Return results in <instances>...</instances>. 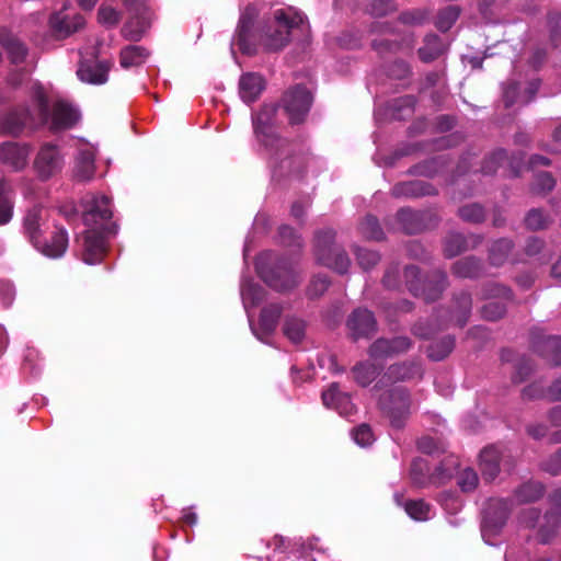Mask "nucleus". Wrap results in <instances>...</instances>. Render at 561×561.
<instances>
[{"label":"nucleus","instance_id":"57","mask_svg":"<svg viewBox=\"0 0 561 561\" xmlns=\"http://www.w3.org/2000/svg\"><path fill=\"white\" fill-rule=\"evenodd\" d=\"M355 443L362 447L368 446L374 440L373 431L369 425L362 424L352 432Z\"/></svg>","mask_w":561,"mask_h":561},{"label":"nucleus","instance_id":"6","mask_svg":"<svg viewBox=\"0 0 561 561\" xmlns=\"http://www.w3.org/2000/svg\"><path fill=\"white\" fill-rule=\"evenodd\" d=\"M404 282L413 296L421 297L427 302L437 300L448 285L445 272L436 270L428 278L423 279L415 265H408L404 268Z\"/></svg>","mask_w":561,"mask_h":561},{"label":"nucleus","instance_id":"17","mask_svg":"<svg viewBox=\"0 0 561 561\" xmlns=\"http://www.w3.org/2000/svg\"><path fill=\"white\" fill-rule=\"evenodd\" d=\"M30 153L31 148L26 144L5 141L0 145V162L15 172L25 169Z\"/></svg>","mask_w":561,"mask_h":561},{"label":"nucleus","instance_id":"53","mask_svg":"<svg viewBox=\"0 0 561 561\" xmlns=\"http://www.w3.org/2000/svg\"><path fill=\"white\" fill-rule=\"evenodd\" d=\"M355 254L359 266L365 271L370 270L380 261L379 253L371 250L356 248Z\"/></svg>","mask_w":561,"mask_h":561},{"label":"nucleus","instance_id":"34","mask_svg":"<svg viewBox=\"0 0 561 561\" xmlns=\"http://www.w3.org/2000/svg\"><path fill=\"white\" fill-rule=\"evenodd\" d=\"M150 23L151 15H138L136 18L134 14H130L129 21L122 27V35L128 41H139L149 28Z\"/></svg>","mask_w":561,"mask_h":561},{"label":"nucleus","instance_id":"13","mask_svg":"<svg viewBox=\"0 0 561 561\" xmlns=\"http://www.w3.org/2000/svg\"><path fill=\"white\" fill-rule=\"evenodd\" d=\"M64 159L59 149L51 144L41 147L34 160V169L42 180H48L61 171Z\"/></svg>","mask_w":561,"mask_h":561},{"label":"nucleus","instance_id":"18","mask_svg":"<svg viewBox=\"0 0 561 561\" xmlns=\"http://www.w3.org/2000/svg\"><path fill=\"white\" fill-rule=\"evenodd\" d=\"M412 347V341L407 336L392 339H377L368 348V354L374 359H383L407 353Z\"/></svg>","mask_w":561,"mask_h":561},{"label":"nucleus","instance_id":"42","mask_svg":"<svg viewBox=\"0 0 561 561\" xmlns=\"http://www.w3.org/2000/svg\"><path fill=\"white\" fill-rule=\"evenodd\" d=\"M11 187L4 180H0V226L7 225L13 217V201Z\"/></svg>","mask_w":561,"mask_h":561},{"label":"nucleus","instance_id":"2","mask_svg":"<svg viewBox=\"0 0 561 561\" xmlns=\"http://www.w3.org/2000/svg\"><path fill=\"white\" fill-rule=\"evenodd\" d=\"M48 121V100L44 88L32 87L31 103L7 113L0 121L1 134L18 136L24 128H37Z\"/></svg>","mask_w":561,"mask_h":561},{"label":"nucleus","instance_id":"39","mask_svg":"<svg viewBox=\"0 0 561 561\" xmlns=\"http://www.w3.org/2000/svg\"><path fill=\"white\" fill-rule=\"evenodd\" d=\"M381 368L371 362H360L352 369L356 382L362 387L369 386L380 374Z\"/></svg>","mask_w":561,"mask_h":561},{"label":"nucleus","instance_id":"40","mask_svg":"<svg viewBox=\"0 0 561 561\" xmlns=\"http://www.w3.org/2000/svg\"><path fill=\"white\" fill-rule=\"evenodd\" d=\"M513 247V242L506 238L494 241L489 250L490 263L494 266L503 265L511 254Z\"/></svg>","mask_w":561,"mask_h":561},{"label":"nucleus","instance_id":"50","mask_svg":"<svg viewBox=\"0 0 561 561\" xmlns=\"http://www.w3.org/2000/svg\"><path fill=\"white\" fill-rule=\"evenodd\" d=\"M459 217L471 224H480L485 219V213L479 204H468L458 209Z\"/></svg>","mask_w":561,"mask_h":561},{"label":"nucleus","instance_id":"3","mask_svg":"<svg viewBox=\"0 0 561 561\" xmlns=\"http://www.w3.org/2000/svg\"><path fill=\"white\" fill-rule=\"evenodd\" d=\"M306 16L294 8L279 9L274 12V19L264 30L261 42L267 50L276 51L285 47L290 34L296 30L302 32L308 25L305 24Z\"/></svg>","mask_w":561,"mask_h":561},{"label":"nucleus","instance_id":"46","mask_svg":"<svg viewBox=\"0 0 561 561\" xmlns=\"http://www.w3.org/2000/svg\"><path fill=\"white\" fill-rule=\"evenodd\" d=\"M455 346V339L450 335L432 343L427 348V355L433 360H442L447 357Z\"/></svg>","mask_w":561,"mask_h":561},{"label":"nucleus","instance_id":"4","mask_svg":"<svg viewBox=\"0 0 561 561\" xmlns=\"http://www.w3.org/2000/svg\"><path fill=\"white\" fill-rule=\"evenodd\" d=\"M548 502L550 507L542 517L537 508L525 510L520 517L526 527H538V538L541 543H548L561 525V488L549 494Z\"/></svg>","mask_w":561,"mask_h":561},{"label":"nucleus","instance_id":"12","mask_svg":"<svg viewBox=\"0 0 561 561\" xmlns=\"http://www.w3.org/2000/svg\"><path fill=\"white\" fill-rule=\"evenodd\" d=\"M47 224V213L44 207L34 205L26 209L22 217V233L33 244L38 247Z\"/></svg>","mask_w":561,"mask_h":561},{"label":"nucleus","instance_id":"14","mask_svg":"<svg viewBox=\"0 0 561 561\" xmlns=\"http://www.w3.org/2000/svg\"><path fill=\"white\" fill-rule=\"evenodd\" d=\"M346 325L354 341L369 339L377 332V321L368 309H355L350 314Z\"/></svg>","mask_w":561,"mask_h":561},{"label":"nucleus","instance_id":"55","mask_svg":"<svg viewBox=\"0 0 561 561\" xmlns=\"http://www.w3.org/2000/svg\"><path fill=\"white\" fill-rule=\"evenodd\" d=\"M478 474L471 468H466L458 477V485L463 492L473 491L478 485Z\"/></svg>","mask_w":561,"mask_h":561},{"label":"nucleus","instance_id":"1","mask_svg":"<svg viewBox=\"0 0 561 561\" xmlns=\"http://www.w3.org/2000/svg\"><path fill=\"white\" fill-rule=\"evenodd\" d=\"M111 218L112 209L106 196H91L84 201L82 220L88 229L82 236V260L87 264L102 261L106 238L116 233Z\"/></svg>","mask_w":561,"mask_h":561},{"label":"nucleus","instance_id":"59","mask_svg":"<svg viewBox=\"0 0 561 561\" xmlns=\"http://www.w3.org/2000/svg\"><path fill=\"white\" fill-rule=\"evenodd\" d=\"M556 185V181L548 172H541L536 175L534 182V191L537 193H546L551 191Z\"/></svg>","mask_w":561,"mask_h":561},{"label":"nucleus","instance_id":"7","mask_svg":"<svg viewBox=\"0 0 561 561\" xmlns=\"http://www.w3.org/2000/svg\"><path fill=\"white\" fill-rule=\"evenodd\" d=\"M379 405L394 428H403L412 413L410 392L404 387H394L380 397Z\"/></svg>","mask_w":561,"mask_h":561},{"label":"nucleus","instance_id":"43","mask_svg":"<svg viewBox=\"0 0 561 561\" xmlns=\"http://www.w3.org/2000/svg\"><path fill=\"white\" fill-rule=\"evenodd\" d=\"M282 310V307L277 304H271L262 309L260 316V327L264 333L268 334L275 330Z\"/></svg>","mask_w":561,"mask_h":561},{"label":"nucleus","instance_id":"56","mask_svg":"<svg viewBox=\"0 0 561 561\" xmlns=\"http://www.w3.org/2000/svg\"><path fill=\"white\" fill-rule=\"evenodd\" d=\"M505 158H506V151L505 150L500 149V150L493 152L490 157H488L484 160V162H483V164L481 167V172L483 174H486V175L493 174L496 171L499 164Z\"/></svg>","mask_w":561,"mask_h":561},{"label":"nucleus","instance_id":"16","mask_svg":"<svg viewBox=\"0 0 561 561\" xmlns=\"http://www.w3.org/2000/svg\"><path fill=\"white\" fill-rule=\"evenodd\" d=\"M428 465L424 459L417 458L413 460L410 470L412 481L420 486L442 484L453 476L450 468L446 469L443 465L436 467L435 471L431 474H428Z\"/></svg>","mask_w":561,"mask_h":561},{"label":"nucleus","instance_id":"30","mask_svg":"<svg viewBox=\"0 0 561 561\" xmlns=\"http://www.w3.org/2000/svg\"><path fill=\"white\" fill-rule=\"evenodd\" d=\"M391 194L394 197H420L435 194V190L430 183L415 180L394 185Z\"/></svg>","mask_w":561,"mask_h":561},{"label":"nucleus","instance_id":"20","mask_svg":"<svg viewBox=\"0 0 561 561\" xmlns=\"http://www.w3.org/2000/svg\"><path fill=\"white\" fill-rule=\"evenodd\" d=\"M531 345L534 352L553 365H561V336L534 333Z\"/></svg>","mask_w":561,"mask_h":561},{"label":"nucleus","instance_id":"25","mask_svg":"<svg viewBox=\"0 0 561 561\" xmlns=\"http://www.w3.org/2000/svg\"><path fill=\"white\" fill-rule=\"evenodd\" d=\"M111 64L107 61H82L77 70L78 78L82 82L102 84L107 81Z\"/></svg>","mask_w":561,"mask_h":561},{"label":"nucleus","instance_id":"48","mask_svg":"<svg viewBox=\"0 0 561 561\" xmlns=\"http://www.w3.org/2000/svg\"><path fill=\"white\" fill-rule=\"evenodd\" d=\"M306 324L295 317L286 318L283 327L284 334L293 342L299 343L305 337Z\"/></svg>","mask_w":561,"mask_h":561},{"label":"nucleus","instance_id":"27","mask_svg":"<svg viewBox=\"0 0 561 561\" xmlns=\"http://www.w3.org/2000/svg\"><path fill=\"white\" fill-rule=\"evenodd\" d=\"M426 214L414 211L409 208H401L397 213V222L399 229L408 234H414L423 231L426 228L424 222Z\"/></svg>","mask_w":561,"mask_h":561},{"label":"nucleus","instance_id":"61","mask_svg":"<svg viewBox=\"0 0 561 561\" xmlns=\"http://www.w3.org/2000/svg\"><path fill=\"white\" fill-rule=\"evenodd\" d=\"M396 10L392 0H370L369 11L373 15L382 16Z\"/></svg>","mask_w":561,"mask_h":561},{"label":"nucleus","instance_id":"28","mask_svg":"<svg viewBox=\"0 0 561 561\" xmlns=\"http://www.w3.org/2000/svg\"><path fill=\"white\" fill-rule=\"evenodd\" d=\"M545 485L539 481H527L518 485L512 495V503L528 504L539 501L545 494Z\"/></svg>","mask_w":561,"mask_h":561},{"label":"nucleus","instance_id":"26","mask_svg":"<svg viewBox=\"0 0 561 561\" xmlns=\"http://www.w3.org/2000/svg\"><path fill=\"white\" fill-rule=\"evenodd\" d=\"M265 88V81L257 73H245L239 80V93L243 102L250 104L256 101Z\"/></svg>","mask_w":561,"mask_h":561},{"label":"nucleus","instance_id":"63","mask_svg":"<svg viewBox=\"0 0 561 561\" xmlns=\"http://www.w3.org/2000/svg\"><path fill=\"white\" fill-rule=\"evenodd\" d=\"M550 39L554 46L561 43V14L552 13L549 15Z\"/></svg>","mask_w":561,"mask_h":561},{"label":"nucleus","instance_id":"35","mask_svg":"<svg viewBox=\"0 0 561 561\" xmlns=\"http://www.w3.org/2000/svg\"><path fill=\"white\" fill-rule=\"evenodd\" d=\"M149 50L139 45H128L121 50L119 64L123 68L139 67L149 57Z\"/></svg>","mask_w":561,"mask_h":561},{"label":"nucleus","instance_id":"62","mask_svg":"<svg viewBox=\"0 0 561 561\" xmlns=\"http://www.w3.org/2000/svg\"><path fill=\"white\" fill-rule=\"evenodd\" d=\"M278 236L280 238V242L284 245H296L298 248L301 247L300 237L296 233V231L289 226H280L278 229Z\"/></svg>","mask_w":561,"mask_h":561},{"label":"nucleus","instance_id":"36","mask_svg":"<svg viewBox=\"0 0 561 561\" xmlns=\"http://www.w3.org/2000/svg\"><path fill=\"white\" fill-rule=\"evenodd\" d=\"M95 172L94 156L91 151H81L78 153L73 168V176L80 181H90Z\"/></svg>","mask_w":561,"mask_h":561},{"label":"nucleus","instance_id":"41","mask_svg":"<svg viewBox=\"0 0 561 561\" xmlns=\"http://www.w3.org/2000/svg\"><path fill=\"white\" fill-rule=\"evenodd\" d=\"M444 50L440 38L435 34L425 36L424 45L419 49V56L422 61L431 62L438 58Z\"/></svg>","mask_w":561,"mask_h":561},{"label":"nucleus","instance_id":"29","mask_svg":"<svg viewBox=\"0 0 561 561\" xmlns=\"http://www.w3.org/2000/svg\"><path fill=\"white\" fill-rule=\"evenodd\" d=\"M68 247V233L65 229L58 228L53 232L48 242L41 240V244L35 247L39 252L48 257H60L65 254Z\"/></svg>","mask_w":561,"mask_h":561},{"label":"nucleus","instance_id":"52","mask_svg":"<svg viewBox=\"0 0 561 561\" xmlns=\"http://www.w3.org/2000/svg\"><path fill=\"white\" fill-rule=\"evenodd\" d=\"M505 312L506 306L502 300H491L481 309L482 317L490 321H496L501 319Z\"/></svg>","mask_w":561,"mask_h":561},{"label":"nucleus","instance_id":"60","mask_svg":"<svg viewBox=\"0 0 561 561\" xmlns=\"http://www.w3.org/2000/svg\"><path fill=\"white\" fill-rule=\"evenodd\" d=\"M427 16H428L427 11L416 9V10L402 12L399 16V20L404 24L420 25L427 19Z\"/></svg>","mask_w":561,"mask_h":561},{"label":"nucleus","instance_id":"24","mask_svg":"<svg viewBox=\"0 0 561 561\" xmlns=\"http://www.w3.org/2000/svg\"><path fill=\"white\" fill-rule=\"evenodd\" d=\"M49 23L58 36L67 37L83 27L84 19L80 14L70 16L64 11H59L50 16Z\"/></svg>","mask_w":561,"mask_h":561},{"label":"nucleus","instance_id":"33","mask_svg":"<svg viewBox=\"0 0 561 561\" xmlns=\"http://www.w3.org/2000/svg\"><path fill=\"white\" fill-rule=\"evenodd\" d=\"M0 44L13 64H21L27 55L25 45L7 31L0 32Z\"/></svg>","mask_w":561,"mask_h":561},{"label":"nucleus","instance_id":"64","mask_svg":"<svg viewBox=\"0 0 561 561\" xmlns=\"http://www.w3.org/2000/svg\"><path fill=\"white\" fill-rule=\"evenodd\" d=\"M98 16L102 24L110 26L116 25L119 21V13L111 7H101Z\"/></svg>","mask_w":561,"mask_h":561},{"label":"nucleus","instance_id":"49","mask_svg":"<svg viewBox=\"0 0 561 561\" xmlns=\"http://www.w3.org/2000/svg\"><path fill=\"white\" fill-rule=\"evenodd\" d=\"M460 10L456 5H449L442 10L437 16L436 26L439 31L446 32L451 28L459 18Z\"/></svg>","mask_w":561,"mask_h":561},{"label":"nucleus","instance_id":"22","mask_svg":"<svg viewBox=\"0 0 561 561\" xmlns=\"http://www.w3.org/2000/svg\"><path fill=\"white\" fill-rule=\"evenodd\" d=\"M482 242L479 234L463 236L458 232H450L444 243V253L447 257H454L460 253L477 248Z\"/></svg>","mask_w":561,"mask_h":561},{"label":"nucleus","instance_id":"44","mask_svg":"<svg viewBox=\"0 0 561 561\" xmlns=\"http://www.w3.org/2000/svg\"><path fill=\"white\" fill-rule=\"evenodd\" d=\"M359 233L367 240L381 241L385 238L378 219L373 215H367L358 226Z\"/></svg>","mask_w":561,"mask_h":561},{"label":"nucleus","instance_id":"19","mask_svg":"<svg viewBox=\"0 0 561 561\" xmlns=\"http://www.w3.org/2000/svg\"><path fill=\"white\" fill-rule=\"evenodd\" d=\"M512 504L510 499H490L484 510L483 528L494 531L501 529L506 523Z\"/></svg>","mask_w":561,"mask_h":561},{"label":"nucleus","instance_id":"23","mask_svg":"<svg viewBox=\"0 0 561 561\" xmlns=\"http://www.w3.org/2000/svg\"><path fill=\"white\" fill-rule=\"evenodd\" d=\"M322 401L325 407L336 410L344 416H350L355 411L350 396L341 392L337 383H332L329 389L322 393Z\"/></svg>","mask_w":561,"mask_h":561},{"label":"nucleus","instance_id":"8","mask_svg":"<svg viewBox=\"0 0 561 561\" xmlns=\"http://www.w3.org/2000/svg\"><path fill=\"white\" fill-rule=\"evenodd\" d=\"M264 255L256 263V271L262 279L278 291L293 289L299 284V278L290 263L279 260L274 267H267L262 262Z\"/></svg>","mask_w":561,"mask_h":561},{"label":"nucleus","instance_id":"32","mask_svg":"<svg viewBox=\"0 0 561 561\" xmlns=\"http://www.w3.org/2000/svg\"><path fill=\"white\" fill-rule=\"evenodd\" d=\"M500 450L493 446L484 448L480 454V470L485 480H494L500 472Z\"/></svg>","mask_w":561,"mask_h":561},{"label":"nucleus","instance_id":"10","mask_svg":"<svg viewBox=\"0 0 561 561\" xmlns=\"http://www.w3.org/2000/svg\"><path fill=\"white\" fill-rule=\"evenodd\" d=\"M272 153L273 176L284 178L298 175L304 168V160L300 156L291 154L290 144L287 140L286 146L279 142L274 144L273 149H268Z\"/></svg>","mask_w":561,"mask_h":561},{"label":"nucleus","instance_id":"51","mask_svg":"<svg viewBox=\"0 0 561 561\" xmlns=\"http://www.w3.org/2000/svg\"><path fill=\"white\" fill-rule=\"evenodd\" d=\"M550 224L551 219L537 208L530 209L525 217V225L530 230L545 229Z\"/></svg>","mask_w":561,"mask_h":561},{"label":"nucleus","instance_id":"9","mask_svg":"<svg viewBox=\"0 0 561 561\" xmlns=\"http://www.w3.org/2000/svg\"><path fill=\"white\" fill-rule=\"evenodd\" d=\"M276 112V105H263L261 111L252 117L254 134L267 149H273L276 142L282 146L287 145V139L280 138L274 129Z\"/></svg>","mask_w":561,"mask_h":561},{"label":"nucleus","instance_id":"37","mask_svg":"<svg viewBox=\"0 0 561 561\" xmlns=\"http://www.w3.org/2000/svg\"><path fill=\"white\" fill-rule=\"evenodd\" d=\"M453 273L461 278H476L483 274V265L474 256H467L454 263Z\"/></svg>","mask_w":561,"mask_h":561},{"label":"nucleus","instance_id":"47","mask_svg":"<svg viewBox=\"0 0 561 561\" xmlns=\"http://www.w3.org/2000/svg\"><path fill=\"white\" fill-rule=\"evenodd\" d=\"M404 511L411 518L423 522L431 518L432 507L423 500H411L404 503Z\"/></svg>","mask_w":561,"mask_h":561},{"label":"nucleus","instance_id":"21","mask_svg":"<svg viewBox=\"0 0 561 561\" xmlns=\"http://www.w3.org/2000/svg\"><path fill=\"white\" fill-rule=\"evenodd\" d=\"M257 15L256 9L253 5H248L241 13L234 44L240 48L243 54L252 55L255 53L254 46L249 41L251 27Z\"/></svg>","mask_w":561,"mask_h":561},{"label":"nucleus","instance_id":"5","mask_svg":"<svg viewBox=\"0 0 561 561\" xmlns=\"http://www.w3.org/2000/svg\"><path fill=\"white\" fill-rule=\"evenodd\" d=\"M336 232L331 228L318 230L314 234L313 253L319 264L344 274L351 266L345 250L335 242Z\"/></svg>","mask_w":561,"mask_h":561},{"label":"nucleus","instance_id":"38","mask_svg":"<svg viewBox=\"0 0 561 561\" xmlns=\"http://www.w3.org/2000/svg\"><path fill=\"white\" fill-rule=\"evenodd\" d=\"M472 300L468 293L461 291L455 295L451 318L459 327H465L471 312Z\"/></svg>","mask_w":561,"mask_h":561},{"label":"nucleus","instance_id":"45","mask_svg":"<svg viewBox=\"0 0 561 561\" xmlns=\"http://www.w3.org/2000/svg\"><path fill=\"white\" fill-rule=\"evenodd\" d=\"M241 297L245 309L257 306L264 298L263 288L254 283L248 282L241 285Z\"/></svg>","mask_w":561,"mask_h":561},{"label":"nucleus","instance_id":"54","mask_svg":"<svg viewBox=\"0 0 561 561\" xmlns=\"http://www.w3.org/2000/svg\"><path fill=\"white\" fill-rule=\"evenodd\" d=\"M329 286L330 279L325 274L316 275L308 286V296L311 298H317L323 295Z\"/></svg>","mask_w":561,"mask_h":561},{"label":"nucleus","instance_id":"58","mask_svg":"<svg viewBox=\"0 0 561 561\" xmlns=\"http://www.w3.org/2000/svg\"><path fill=\"white\" fill-rule=\"evenodd\" d=\"M483 297L486 299L500 298L503 300H511L512 291L510 288L499 284H488L484 288Z\"/></svg>","mask_w":561,"mask_h":561},{"label":"nucleus","instance_id":"11","mask_svg":"<svg viewBox=\"0 0 561 561\" xmlns=\"http://www.w3.org/2000/svg\"><path fill=\"white\" fill-rule=\"evenodd\" d=\"M282 103L289 123L300 124L311 107L312 96L306 87L296 85L284 94Z\"/></svg>","mask_w":561,"mask_h":561},{"label":"nucleus","instance_id":"31","mask_svg":"<svg viewBox=\"0 0 561 561\" xmlns=\"http://www.w3.org/2000/svg\"><path fill=\"white\" fill-rule=\"evenodd\" d=\"M419 375H421V368L416 363L401 362L390 365L382 379L390 382H399L413 379Z\"/></svg>","mask_w":561,"mask_h":561},{"label":"nucleus","instance_id":"15","mask_svg":"<svg viewBox=\"0 0 561 561\" xmlns=\"http://www.w3.org/2000/svg\"><path fill=\"white\" fill-rule=\"evenodd\" d=\"M80 118L79 111L69 102L57 99L51 104V112L48 111V121L54 130L68 129L77 124Z\"/></svg>","mask_w":561,"mask_h":561}]
</instances>
